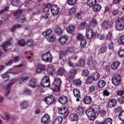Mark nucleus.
<instances>
[{"mask_svg":"<svg viewBox=\"0 0 124 124\" xmlns=\"http://www.w3.org/2000/svg\"><path fill=\"white\" fill-rule=\"evenodd\" d=\"M34 44V42H33V41L31 39L27 40L26 42V44L27 46H28V47H31V46H32V45H33Z\"/></svg>","mask_w":124,"mask_h":124,"instance_id":"51","label":"nucleus"},{"mask_svg":"<svg viewBox=\"0 0 124 124\" xmlns=\"http://www.w3.org/2000/svg\"><path fill=\"white\" fill-rule=\"evenodd\" d=\"M78 0H68L67 3L69 5H75V4H76Z\"/></svg>","mask_w":124,"mask_h":124,"instance_id":"45","label":"nucleus"},{"mask_svg":"<svg viewBox=\"0 0 124 124\" xmlns=\"http://www.w3.org/2000/svg\"><path fill=\"white\" fill-rule=\"evenodd\" d=\"M73 93L74 95L76 97H80V96H81V95L80 94V91H79V90H78V89H75L73 91Z\"/></svg>","mask_w":124,"mask_h":124,"instance_id":"36","label":"nucleus"},{"mask_svg":"<svg viewBox=\"0 0 124 124\" xmlns=\"http://www.w3.org/2000/svg\"><path fill=\"white\" fill-rule=\"evenodd\" d=\"M118 101L120 104H124V95L121 96L120 98L118 99Z\"/></svg>","mask_w":124,"mask_h":124,"instance_id":"64","label":"nucleus"},{"mask_svg":"<svg viewBox=\"0 0 124 124\" xmlns=\"http://www.w3.org/2000/svg\"><path fill=\"white\" fill-rule=\"evenodd\" d=\"M51 12L53 16H57L60 12V7L57 5H51Z\"/></svg>","mask_w":124,"mask_h":124,"instance_id":"10","label":"nucleus"},{"mask_svg":"<svg viewBox=\"0 0 124 124\" xmlns=\"http://www.w3.org/2000/svg\"><path fill=\"white\" fill-rule=\"evenodd\" d=\"M115 28L117 31H123L124 28V19L123 18H119L115 22Z\"/></svg>","mask_w":124,"mask_h":124,"instance_id":"4","label":"nucleus"},{"mask_svg":"<svg viewBox=\"0 0 124 124\" xmlns=\"http://www.w3.org/2000/svg\"><path fill=\"white\" fill-rule=\"evenodd\" d=\"M50 121H51L50 116L47 114H45L44 116L41 118V122L43 124H49V123H50Z\"/></svg>","mask_w":124,"mask_h":124,"instance_id":"13","label":"nucleus"},{"mask_svg":"<svg viewBox=\"0 0 124 124\" xmlns=\"http://www.w3.org/2000/svg\"><path fill=\"white\" fill-rule=\"evenodd\" d=\"M112 13L113 16H117L120 13V11L118 9H114L112 11Z\"/></svg>","mask_w":124,"mask_h":124,"instance_id":"58","label":"nucleus"},{"mask_svg":"<svg viewBox=\"0 0 124 124\" xmlns=\"http://www.w3.org/2000/svg\"><path fill=\"white\" fill-rule=\"evenodd\" d=\"M82 76H84L85 77L88 76L89 75V71L87 70H83L82 71Z\"/></svg>","mask_w":124,"mask_h":124,"instance_id":"61","label":"nucleus"},{"mask_svg":"<svg viewBox=\"0 0 124 124\" xmlns=\"http://www.w3.org/2000/svg\"><path fill=\"white\" fill-rule=\"evenodd\" d=\"M76 113L78 115H82L83 113H84V108H83L80 107H79L76 110Z\"/></svg>","mask_w":124,"mask_h":124,"instance_id":"42","label":"nucleus"},{"mask_svg":"<svg viewBox=\"0 0 124 124\" xmlns=\"http://www.w3.org/2000/svg\"><path fill=\"white\" fill-rule=\"evenodd\" d=\"M79 64L80 66H85V60L83 59H80L79 60Z\"/></svg>","mask_w":124,"mask_h":124,"instance_id":"62","label":"nucleus"},{"mask_svg":"<svg viewBox=\"0 0 124 124\" xmlns=\"http://www.w3.org/2000/svg\"><path fill=\"white\" fill-rule=\"evenodd\" d=\"M118 43L120 45L124 46V35H122L118 40Z\"/></svg>","mask_w":124,"mask_h":124,"instance_id":"41","label":"nucleus"},{"mask_svg":"<svg viewBox=\"0 0 124 124\" xmlns=\"http://www.w3.org/2000/svg\"><path fill=\"white\" fill-rule=\"evenodd\" d=\"M96 3V0H88L87 4L90 7H93Z\"/></svg>","mask_w":124,"mask_h":124,"instance_id":"30","label":"nucleus"},{"mask_svg":"<svg viewBox=\"0 0 124 124\" xmlns=\"http://www.w3.org/2000/svg\"><path fill=\"white\" fill-rule=\"evenodd\" d=\"M29 106V103L24 101L20 103V107L22 110L24 109H27Z\"/></svg>","mask_w":124,"mask_h":124,"instance_id":"26","label":"nucleus"},{"mask_svg":"<svg viewBox=\"0 0 124 124\" xmlns=\"http://www.w3.org/2000/svg\"><path fill=\"white\" fill-rule=\"evenodd\" d=\"M56 38H57V37L56 36V35L54 34L50 36H47L46 37V39L49 42H54V41L56 40Z\"/></svg>","mask_w":124,"mask_h":124,"instance_id":"28","label":"nucleus"},{"mask_svg":"<svg viewBox=\"0 0 124 124\" xmlns=\"http://www.w3.org/2000/svg\"><path fill=\"white\" fill-rule=\"evenodd\" d=\"M67 31L68 33H73L76 31V28L74 25H70L66 28Z\"/></svg>","mask_w":124,"mask_h":124,"instance_id":"22","label":"nucleus"},{"mask_svg":"<svg viewBox=\"0 0 124 124\" xmlns=\"http://www.w3.org/2000/svg\"><path fill=\"white\" fill-rule=\"evenodd\" d=\"M117 105V100L115 99H111L108 101V108H114Z\"/></svg>","mask_w":124,"mask_h":124,"instance_id":"16","label":"nucleus"},{"mask_svg":"<svg viewBox=\"0 0 124 124\" xmlns=\"http://www.w3.org/2000/svg\"><path fill=\"white\" fill-rule=\"evenodd\" d=\"M93 101L92 97L90 96H85L83 98V103L84 104H91Z\"/></svg>","mask_w":124,"mask_h":124,"instance_id":"19","label":"nucleus"},{"mask_svg":"<svg viewBox=\"0 0 124 124\" xmlns=\"http://www.w3.org/2000/svg\"><path fill=\"white\" fill-rule=\"evenodd\" d=\"M92 7L94 12H98L101 9V5L99 4H96V3Z\"/></svg>","mask_w":124,"mask_h":124,"instance_id":"24","label":"nucleus"},{"mask_svg":"<svg viewBox=\"0 0 124 124\" xmlns=\"http://www.w3.org/2000/svg\"><path fill=\"white\" fill-rule=\"evenodd\" d=\"M93 81V79L92 76L87 78V82L89 84H92Z\"/></svg>","mask_w":124,"mask_h":124,"instance_id":"60","label":"nucleus"},{"mask_svg":"<svg viewBox=\"0 0 124 124\" xmlns=\"http://www.w3.org/2000/svg\"><path fill=\"white\" fill-rule=\"evenodd\" d=\"M95 34L93 33V29H91L90 28H88L86 29V37L89 39H93Z\"/></svg>","mask_w":124,"mask_h":124,"instance_id":"11","label":"nucleus"},{"mask_svg":"<svg viewBox=\"0 0 124 124\" xmlns=\"http://www.w3.org/2000/svg\"><path fill=\"white\" fill-rule=\"evenodd\" d=\"M65 73V69L63 68H61L59 69L57 71V75L59 76H62L64 75Z\"/></svg>","mask_w":124,"mask_h":124,"instance_id":"31","label":"nucleus"},{"mask_svg":"<svg viewBox=\"0 0 124 124\" xmlns=\"http://www.w3.org/2000/svg\"><path fill=\"white\" fill-rule=\"evenodd\" d=\"M78 117L76 113H72L69 115V120L71 122H76L78 121Z\"/></svg>","mask_w":124,"mask_h":124,"instance_id":"20","label":"nucleus"},{"mask_svg":"<svg viewBox=\"0 0 124 124\" xmlns=\"http://www.w3.org/2000/svg\"><path fill=\"white\" fill-rule=\"evenodd\" d=\"M107 51V47L106 46H103L100 49V52L102 54H104Z\"/></svg>","mask_w":124,"mask_h":124,"instance_id":"59","label":"nucleus"},{"mask_svg":"<svg viewBox=\"0 0 124 124\" xmlns=\"http://www.w3.org/2000/svg\"><path fill=\"white\" fill-rule=\"evenodd\" d=\"M56 68L54 66L48 68L47 70V72L49 75H53L55 73Z\"/></svg>","mask_w":124,"mask_h":124,"instance_id":"27","label":"nucleus"},{"mask_svg":"<svg viewBox=\"0 0 124 124\" xmlns=\"http://www.w3.org/2000/svg\"><path fill=\"white\" fill-rule=\"evenodd\" d=\"M121 75L116 74L113 76L111 81L115 86H119L121 83Z\"/></svg>","mask_w":124,"mask_h":124,"instance_id":"5","label":"nucleus"},{"mask_svg":"<svg viewBox=\"0 0 124 124\" xmlns=\"http://www.w3.org/2000/svg\"><path fill=\"white\" fill-rule=\"evenodd\" d=\"M91 25L94 28H95V27H96V26L98 25V23L97 22L96 20H95V19L93 18L91 21Z\"/></svg>","mask_w":124,"mask_h":124,"instance_id":"43","label":"nucleus"},{"mask_svg":"<svg viewBox=\"0 0 124 124\" xmlns=\"http://www.w3.org/2000/svg\"><path fill=\"white\" fill-rule=\"evenodd\" d=\"M41 85L46 88L50 86V78L48 76H46L41 79Z\"/></svg>","mask_w":124,"mask_h":124,"instance_id":"7","label":"nucleus"},{"mask_svg":"<svg viewBox=\"0 0 124 124\" xmlns=\"http://www.w3.org/2000/svg\"><path fill=\"white\" fill-rule=\"evenodd\" d=\"M8 9H9V7L6 6L3 9L0 11V15L3 14V13L6 12V11H8Z\"/></svg>","mask_w":124,"mask_h":124,"instance_id":"55","label":"nucleus"},{"mask_svg":"<svg viewBox=\"0 0 124 124\" xmlns=\"http://www.w3.org/2000/svg\"><path fill=\"white\" fill-rule=\"evenodd\" d=\"M58 101L61 104L64 105L67 102V97L64 95L61 96L58 98Z\"/></svg>","mask_w":124,"mask_h":124,"instance_id":"21","label":"nucleus"},{"mask_svg":"<svg viewBox=\"0 0 124 124\" xmlns=\"http://www.w3.org/2000/svg\"><path fill=\"white\" fill-rule=\"evenodd\" d=\"M94 63V59H93V57H90L89 58L88 65L89 66H92L93 65Z\"/></svg>","mask_w":124,"mask_h":124,"instance_id":"40","label":"nucleus"},{"mask_svg":"<svg viewBox=\"0 0 124 124\" xmlns=\"http://www.w3.org/2000/svg\"><path fill=\"white\" fill-rule=\"evenodd\" d=\"M46 69V66L44 64H40L37 65L35 69L36 73H40Z\"/></svg>","mask_w":124,"mask_h":124,"instance_id":"14","label":"nucleus"},{"mask_svg":"<svg viewBox=\"0 0 124 124\" xmlns=\"http://www.w3.org/2000/svg\"><path fill=\"white\" fill-rule=\"evenodd\" d=\"M14 84H15V81L9 82L8 84V85H7L6 89L7 90L11 91V87H12V86H13V85H14Z\"/></svg>","mask_w":124,"mask_h":124,"instance_id":"44","label":"nucleus"},{"mask_svg":"<svg viewBox=\"0 0 124 124\" xmlns=\"http://www.w3.org/2000/svg\"><path fill=\"white\" fill-rule=\"evenodd\" d=\"M19 46H21V47H24L26 44V42L25 41V39H22L18 41V42Z\"/></svg>","mask_w":124,"mask_h":124,"instance_id":"46","label":"nucleus"},{"mask_svg":"<svg viewBox=\"0 0 124 124\" xmlns=\"http://www.w3.org/2000/svg\"><path fill=\"white\" fill-rule=\"evenodd\" d=\"M37 85V79L35 78H31L29 80L28 83V86L31 87V88H35Z\"/></svg>","mask_w":124,"mask_h":124,"instance_id":"15","label":"nucleus"},{"mask_svg":"<svg viewBox=\"0 0 124 124\" xmlns=\"http://www.w3.org/2000/svg\"><path fill=\"white\" fill-rule=\"evenodd\" d=\"M87 23L86 22H83L81 23L78 27L79 30H84L87 28Z\"/></svg>","mask_w":124,"mask_h":124,"instance_id":"49","label":"nucleus"},{"mask_svg":"<svg viewBox=\"0 0 124 124\" xmlns=\"http://www.w3.org/2000/svg\"><path fill=\"white\" fill-rule=\"evenodd\" d=\"M99 113L101 117H105V116H106L107 115L106 111H105V110H102L100 111Z\"/></svg>","mask_w":124,"mask_h":124,"instance_id":"63","label":"nucleus"},{"mask_svg":"<svg viewBox=\"0 0 124 124\" xmlns=\"http://www.w3.org/2000/svg\"><path fill=\"white\" fill-rule=\"evenodd\" d=\"M68 41V36L67 35H62L59 39V42L62 45H64Z\"/></svg>","mask_w":124,"mask_h":124,"instance_id":"17","label":"nucleus"},{"mask_svg":"<svg viewBox=\"0 0 124 124\" xmlns=\"http://www.w3.org/2000/svg\"><path fill=\"white\" fill-rule=\"evenodd\" d=\"M11 40H12V39H10L9 41L5 42L1 45V47H2L3 48L4 51H5V52H6V51H7V49L6 48H7V47H8L9 45H11L12 44L10 42Z\"/></svg>","mask_w":124,"mask_h":124,"instance_id":"18","label":"nucleus"},{"mask_svg":"<svg viewBox=\"0 0 124 124\" xmlns=\"http://www.w3.org/2000/svg\"><path fill=\"white\" fill-rule=\"evenodd\" d=\"M77 38L78 40H80L81 41V40L85 39V37L83 35V34L79 33L77 36Z\"/></svg>","mask_w":124,"mask_h":124,"instance_id":"47","label":"nucleus"},{"mask_svg":"<svg viewBox=\"0 0 124 124\" xmlns=\"http://www.w3.org/2000/svg\"><path fill=\"white\" fill-rule=\"evenodd\" d=\"M118 56L120 58H124V48L119 50L118 52Z\"/></svg>","mask_w":124,"mask_h":124,"instance_id":"53","label":"nucleus"},{"mask_svg":"<svg viewBox=\"0 0 124 124\" xmlns=\"http://www.w3.org/2000/svg\"><path fill=\"white\" fill-rule=\"evenodd\" d=\"M73 84L75 86H81V85H82V81L79 79H75L73 81Z\"/></svg>","mask_w":124,"mask_h":124,"instance_id":"39","label":"nucleus"},{"mask_svg":"<svg viewBox=\"0 0 124 124\" xmlns=\"http://www.w3.org/2000/svg\"><path fill=\"white\" fill-rule=\"evenodd\" d=\"M62 118L61 116L57 117L53 122V124H62Z\"/></svg>","mask_w":124,"mask_h":124,"instance_id":"32","label":"nucleus"},{"mask_svg":"<svg viewBox=\"0 0 124 124\" xmlns=\"http://www.w3.org/2000/svg\"><path fill=\"white\" fill-rule=\"evenodd\" d=\"M80 46L84 48V47H86V45H87V40L86 39H84L83 40H82L80 41Z\"/></svg>","mask_w":124,"mask_h":124,"instance_id":"54","label":"nucleus"},{"mask_svg":"<svg viewBox=\"0 0 124 124\" xmlns=\"http://www.w3.org/2000/svg\"><path fill=\"white\" fill-rule=\"evenodd\" d=\"M113 25V23L108 20H104L101 24V27L102 30H108L109 28H111Z\"/></svg>","mask_w":124,"mask_h":124,"instance_id":"6","label":"nucleus"},{"mask_svg":"<svg viewBox=\"0 0 124 124\" xmlns=\"http://www.w3.org/2000/svg\"><path fill=\"white\" fill-rule=\"evenodd\" d=\"M121 62L119 61H114L111 64V67L112 69H117V68L120 66Z\"/></svg>","mask_w":124,"mask_h":124,"instance_id":"23","label":"nucleus"},{"mask_svg":"<svg viewBox=\"0 0 124 124\" xmlns=\"http://www.w3.org/2000/svg\"><path fill=\"white\" fill-rule=\"evenodd\" d=\"M86 114L91 120H94L96 116H98V114H99V109L97 108H90L87 109Z\"/></svg>","mask_w":124,"mask_h":124,"instance_id":"1","label":"nucleus"},{"mask_svg":"<svg viewBox=\"0 0 124 124\" xmlns=\"http://www.w3.org/2000/svg\"><path fill=\"white\" fill-rule=\"evenodd\" d=\"M56 100V98L53 95H50L45 98V102L48 105L53 104Z\"/></svg>","mask_w":124,"mask_h":124,"instance_id":"8","label":"nucleus"},{"mask_svg":"<svg viewBox=\"0 0 124 124\" xmlns=\"http://www.w3.org/2000/svg\"><path fill=\"white\" fill-rule=\"evenodd\" d=\"M12 4L14 6H19V5H20V1L18 0H14L12 2Z\"/></svg>","mask_w":124,"mask_h":124,"instance_id":"52","label":"nucleus"},{"mask_svg":"<svg viewBox=\"0 0 124 124\" xmlns=\"http://www.w3.org/2000/svg\"><path fill=\"white\" fill-rule=\"evenodd\" d=\"M55 32L58 34V35H62L63 32V31L62 28L57 27L55 30Z\"/></svg>","mask_w":124,"mask_h":124,"instance_id":"37","label":"nucleus"},{"mask_svg":"<svg viewBox=\"0 0 124 124\" xmlns=\"http://www.w3.org/2000/svg\"><path fill=\"white\" fill-rule=\"evenodd\" d=\"M91 76L94 81H97V80L99 79V77H100L99 74H98L97 72L93 73Z\"/></svg>","mask_w":124,"mask_h":124,"instance_id":"29","label":"nucleus"},{"mask_svg":"<svg viewBox=\"0 0 124 124\" xmlns=\"http://www.w3.org/2000/svg\"><path fill=\"white\" fill-rule=\"evenodd\" d=\"M106 85V82H105V81H104V80H101L98 82V87L99 88H104V87H105Z\"/></svg>","mask_w":124,"mask_h":124,"instance_id":"34","label":"nucleus"},{"mask_svg":"<svg viewBox=\"0 0 124 124\" xmlns=\"http://www.w3.org/2000/svg\"><path fill=\"white\" fill-rule=\"evenodd\" d=\"M76 48L73 46H71L68 47L67 50H63L62 52L60 53V59L62 60V57H66V56H68L70 54H73L75 52Z\"/></svg>","mask_w":124,"mask_h":124,"instance_id":"2","label":"nucleus"},{"mask_svg":"<svg viewBox=\"0 0 124 124\" xmlns=\"http://www.w3.org/2000/svg\"><path fill=\"white\" fill-rule=\"evenodd\" d=\"M58 113L60 115H64L66 113V108L63 107H61V108H58Z\"/></svg>","mask_w":124,"mask_h":124,"instance_id":"25","label":"nucleus"},{"mask_svg":"<svg viewBox=\"0 0 124 124\" xmlns=\"http://www.w3.org/2000/svg\"><path fill=\"white\" fill-rule=\"evenodd\" d=\"M51 6L50 4H47L46 6L44 8V11L45 12L46 14H48V12L51 8Z\"/></svg>","mask_w":124,"mask_h":124,"instance_id":"33","label":"nucleus"},{"mask_svg":"<svg viewBox=\"0 0 124 124\" xmlns=\"http://www.w3.org/2000/svg\"><path fill=\"white\" fill-rule=\"evenodd\" d=\"M52 29H48L46 31L43 32L42 33V35H44V36H49V34H51L52 33Z\"/></svg>","mask_w":124,"mask_h":124,"instance_id":"38","label":"nucleus"},{"mask_svg":"<svg viewBox=\"0 0 124 124\" xmlns=\"http://www.w3.org/2000/svg\"><path fill=\"white\" fill-rule=\"evenodd\" d=\"M119 118L121 121L124 122V110L121 111L119 114Z\"/></svg>","mask_w":124,"mask_h":124,"instance_id":"50","label":"nucleus"},{"mask_svg":"<svg viewBox=\"0 0 124 124\" xmlns=\"http://www.w3.org/2000/svg\"><path fill=\"white\" fill-rule=\"evenodd\" d=\"M42 60L45 62H51L53 60V56L51 54L50 51H47L46 53L43 54L41 56Z\"/></svg>","mask_w":124,"mask_h":124,"instance_id":"3","label":"nucleus"},{"mask_svg":"<svg viewBox=\"0 0 124 124\" xmlns=\"http://www.w3.org/2000/svg\"><path fill=\"white\" fill-rule=\"evenodd\" d=\"M62 84V80L60 78H56L53 83L51 84V87L57 89V91H60L61 89V85Z\"/></svg>","mask_w":124,"mask_h":124,"instance_id":"9","label":"nucleus"},{"mask_svg":"<svg viewBox=\"0 0 124 124\" xmlns=\"http://www.w3.org/2000/svg\"><path fill=\"white\" fill-rule=\"evenodd\" d=\"M77 73V70L75 68H73L70 70V72L68 73L69 81H71L74 78Z\"/></svg>","mask_w":124,"mask_h":124,"instance_id":"12","label":"nucleus"},{"mask_svg":"<svg viewBox=\"0 0 124 124\" xmlns=\"http://www.w3.org/2000/svg\"><path fill=\"white\" fill-rule=\"evenodd\" d=\"M113 123V119L111 118H107L104 120V124H112Z\"/></svg>","mask_w":124,"mask_h":124,"instance_id":"35","label":"nucleus"},{"mask_svg":"<svg viewBox=\"0 0 124 124\" xmlns=\"http://www.w3.org/2000/svg\"><path fill=\"white\" fill-rule=\"evenodd\" d=\"M96 87L95 86L92 85L89 87V93H93L95 91Z\"/></svg>","mask_w":124,"mask_h":124,"instance_id":"57","label":"nucleus"},{"mask_svg":"<svg viewBox=\"0 0 124 124\" xmlns=\"http://www.w3.org/2000/svg\"><path fill=\"white\" fill-rule=\"evenodd\" d=\"M37 89L40 93H44V90H43V86H42V85H38L37 86Z\"/></svg>","mask_w":124,"mask_h":124,"instance_id":"56","label":"nucleus"},{"mask_svg":"<svg viewBox=\"0 0 124 124\" xmlns=\"http://www.w3.org/2000/svg\"><path fill=\"white\" fill-rule=\"evenodd\" d=\"M22 12L23 10L18 9L14 13L13 15L15 17H17V16H19Z\"/></svg>","mask_w":124,"mask_h":124,"instance_id":"48","label":"nucleus"}]
</instances>
